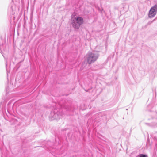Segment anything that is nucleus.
Here are the masks:
<instances>
[{"instance_id": "4", "label": "nucleus", "mask_w": 157, "mask_h": 157, "mask_svg": "<svg viewBox=\"0 0 157 157\" xmlns=\"http://www.w3.org/2000/svg\"><path fill=\"white\" fill-rule=\"evenodd\" d=\"M151 135V138L154 139V140L157 141V132H155L154 134H152Z\"/></svg>"}, {"instance_id": "9", "label": "nucleus", "mask_w": 157, "mask_h": 157, "mask_svg": "<svg viewBox=\"0 0 157 157\" xmlns=\"http://www.w3.org/2000/svg\"><path fill=\"white\" fill-rule=\"evenodd\" d=\"M155 19H154L153 21H152L151 22H152L154 21L155 20Z\"/></svg>"}, {"instance_id": "7", "label": "nucleus", "mask_w": 157, "mask_h": 157, "mask_svg": "<svg viewBox=\"0 0 157 157\" xmlns=\"http://www.w3.org/2000/svg\"><path fill=\"white\" fill-rule=\"evenodd\" d=\"M139 157H148L145 154H140L139 155Z\"/></svg>"}, {"instance_id": "2", "label": "nucleus", "mask_w": 157, "mask_h": 157, "mask_svg": "<svg viewBox=\"0 0 157 157\" xmlns=\"http://www.w3.org/2000/svg\"><path fill=\"white\" fill-rule=\"evenodd\" d=\"M86 57L87 63L90 64L94 63L97 60L98 55V54L90 52L88 53Z\"/></svg>"}, {"instance_id": "1", "label": "nucleus", "mask_w": 157, "mask_h": 157, "mask_svg": "<svg viewBox=\"0 0 157 157\" xmlns=\"http://www.w3.org/2000/svg\"><path fill=\"white\" fill-rule=\"evenodd\" d=\"M71 24L73 28L78 29L83 23V18L80 17H73L72 15L71 18Z\"/></svg>"}, {"instance_id": "8", "label": "nucleus", "mask_w": 157, "mask_h": 157, "mask_svg": "<svg viewBox=\"0 0 157 157\" xmlns=\"http://www.w3.org/2000/svg\"><path fill=\"white\" fill-rule=\"evenodd\" d=\"M64 107L65 109H66L67 110H71V109H70L69 108L67 107L66 106H64Z\"/></svg>"}, {"instance_id": "3", "label": "nucleus", "mask_w": 157, "mask_h": 157, "mask_svg": "<svg viewBox=\"0 0 157 157\" xmlns=\"http://www.w3.org/2000/svg\"><path fill=\"white\" fill-rule=\"evenodd\" d=\"M157 12V5H155L152 6L149 11V17L150 18L153 17L156 14Z\"/></svg>"}, {"instance_id": "5", "label": "nucleus", "mask_w": 157, "mask_h": 157, "mask_svg": "<svg viewBox=\"0 0 157 157\" xmlns=\"http://www.w3.org/2000/svg\"><path fill=\"white\" fill-rule=\"evenodd\" d=\"M151 119L152 121V124L154 126L156 125L157 126V118H152Z\"/></svg>"}, {"instance_id": "6", "label": "nucleus", "mask_w": 157, "mask_h": 157, "mask_svg": "<svg viewBox=\"0 0 157 157\" xmlns=\"http://www.w3.org/2000/svg\"><path fill=\"white\" fill-rule=\"evenodd\" d=\"M62 113L61 114H59V112L56 113L54 114V116L56 117V116H57V117H56L57 119H60L62 115Z\"/></svg>"}]
</instances>
